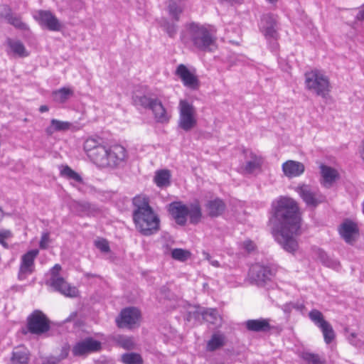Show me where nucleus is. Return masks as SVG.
Here are the masks:
<instances>
[{
	"label": "nucleus",
	"mask_w": 364,
	"mask_h": 364,
	"mask_svg": "<svg viewBox=\"0 0 364 364\" xmlns=\"http://www.w3.org/2000/svg\"><path fill=\"white\" fill-rule=\"evenodd\" d=\"M50 236L48 232H43L42 234L39 246L41 249H46L50 243Z\"/></svg>",
	"instance_id": "obj_48"
},
{
	"label": "nucleus",
	"mask_w": 364,
	"mask_h": 364,
	"mask_svg": "<svg viewBox=\"0 0 364 364\" xmlns=\"http://www.w3.org/2000/svg\"><path fill=\"white\" fill-rule=\"evenodd\" d=\"M300 357L305 364H326L325 360L321 359L318 354L309 351L302 352Z\"/></svg>",
	"instance_id": "obj_35"
},
{
	"label": "nucleus",
	"mask_w": 364,
	"mask_h": 364,
	"mask_svg": "<svg viewBox=\"0 0 364 364\" xmlns=\"http://www.w3.org/2000/svg\"><path fill=\"white\" fill-rule=\"evenodd\" d=\"M0 242L4 245L6 246V243L3 240V237L1 235H0Z\"/></svg>",
	"instance_id": "obj_56"
},
{
	"label": "nucleus",
	"mask_w": 364,
	"mask_h": 364,
	"mask_svg": "<svg viewBox=\"0 0 364 364\" xmlns=\"http://www.w3.org/2000/svg\"><path fill=\"white\" fill-rule=\"evenodd\" d=\"M33 18L38 23L51 31H59L62 25L58 18L50 11L38 10L33 14Z\"/></svg>",
	"instance_id": "obj_11"
},
{
	"label": "nucleus",
	"mask_w": 364,
	"mask_h": 364,
	"mask_svg": "<svg viewBox=\"0 0 364 364\" xmlns=\"http://www.w3.org/2000/svg\"><path fill=\"white\" fill-rule=\"evenodd\" d=\"M301 214L296 202L282 197L274 203L272 234L288 252L294 253L298 249L296 237L300 233Z\"/></svg>",
	"instance_id": "obj_1"
},
{
	"label": "nucleus",
	"mask_w": 364,
	"mask_h": 364,
	"mask_svg": "<svg viewBox=\"0 0 364 364\" xmlns=\"http://www.w3.org/2000/svg\"><path fill=\"white\" fill-rule=\"evenodd\" d=\"M175 74L181 79L184 86L192 90L198 88L199 80L197 76L185 65H178L176 69Z\"/></svg>",
	"instance_id": "obj_16"
},
{
	"label": "nucleus",
	"mask_w": 364,
	"mask_h": 364,
	"mask_svg": "<svg viewBox=\"0 0 364 364\" xmlns=\"http://www.w3.org/2000/svg\"><path fill=\"white\" fill-rule=\"evenodd\" d=\"M83 149L88 158L100 168H116L126 159V150L122 146H108L100 139H87Z\"/></svg>",
	"instance_id": "obj_2"
},
{
	"label": "nucleus",
	"mask_w": 364,
	"mask_h": 364,
	"mask_svg": "<svg viewBox=\"0 0 364 364\" xmlns=\"http://www.w3.org/2000/svg\"><path fill=\"white\" fill-rule=\"evenodd\" d=\"M72 127L73 124L70 122L52 119L49 126L45 129V132L48 136H52L57 132H66L70 129Z\"/></svg>",
	"instance_id": "obj_25"
},
{
	"label": "nucleus",
	"mask_w": 364,
	"mask_h": 364,
	"mask_svg": "<svg viewBox=\"0 0 364 364\" xmlns=\"http://www.w3.org/2000/svg\"><path fill=\"white\" fill-rule=\"evenodd\" d=\"M43 364H46V363H43Z\"/></svg>",
	"instance_id": "obj_59"
},
{
	"label": "nucleus",
	"mask_w": 364,
	"mask_h": 364,
	"mask_svg": "<svg viewBox=\"0 0 364 364\" xmlns=\"http://www.w3.org/2000/svg\"><path fill=\"white\" fill-rule=\"evenodd\" d=\"M261 28L264 36L267 38H276L277 36V16L266 14L261 19Z\"/></svg>",
	"instance_id": "obj_19"
},
{
	"label": "nucleus",
	"mask_w": 364,
	"mask_h": 364,
	"mask_svg": "<svg viewBox=\"0 0 364 364\" xmlns=\"http://www.w3.org/2000/svg\"><path fill=\"white\" fill-rule=\"evenodd\" d=\"M186 35L193 46L203 51H212L215 48L216 38L213 31L206 26L198 23L186 25Z\"/></svg>",
	"instance_id": "obj_4"
},
{
	"label": "nucleus",
	"mask_w": 364,
	"mask_h": 364,
	"mask_svg": "<svg viewBox=\"0 0 364 364\" xmlns=\"http://www.w3.org/2000/svg\"><path fill=\"white\" fill-rule=\"evenodd\" d=\"M205 208L209 216L218 217L224 212L225 204L221 199L215 198L209 200L206 203Z\"/></svg>",
	"instance_id": "obj_26"
},
{
	"label": "nucleus",
	"mask_w": 364,
	"mask_h": 364,
	"mask_svg": "<svg viewBox=\"0 0 364 364\" xmlns=\"http://www.w3.org/2000/svg\"><path fill=\"white\" fill-rule=\"evenodd\" d=\"M309 317L321 331L324 342L326 344L333 342L336 338L335 331L330 323L325 320L323 314L317 309H313L309 313Z\"/></svg>",
	"instance_id": "obj_9"
},
{
	"label": "nucleus",
	"mask_w": 364,
	"mask_h": 364,
	"mask_svg": "<svg viewBox=\"0 0 364 364\" xmlns=\"http://www.w3.org/2000/svg\"><path fill=\"white\" fill-rule=\"evenodd\" d=\"M318 259L322 264L328 267L337 269L340 267V262L334 259L329 257L327 254L322 251H318Z\"/></svg>",
	"instance_id": "obj_38"
},
{
	"label": "nucleus",
	"mask_w": 364,
	"mask_h": 364,
	"mask_svg": "<svg viewBox=\"0 0 364 364\" xmlns=\"http://www.w3.org/2000/svg\"><path fill=\"white\" fill-rule=\"evenodd\" d=\"M225 344V336L220 333H215L212 336L211 338L208 341L207 350L209 351H214Z\"/></svg>",
	"instance_id": "obj_33"
},
{
	"label": "nucleus",
	"mask_w": 364,
	"mask_h": 364,
	"mask_svg": "<svg viewBox=\"0 0 364 364\" xmlns=\"http://www.w3.org/2000/svg\"><path fill=\"white\" fill-rule=\"evenodd\" d=\"M11 364H19V363H11Z\"/></svg>",
	"instance_id": "obj_57"
},
{
	"label": "nucleus",
	"mask_w": 364,
	"mask_h": 364,
	"mask_svg": "<svg viewBox=\"0 0 364 364\" xmlns=\"http://www.w3.org/2000/svg\"><path fill=\"white\" fill-rule=\"evenodd\" d=\"M75 208L78 212L90 214L95 210V208L87 202H78L76 203Z\"/></svg>",
	"instance_id": "obj_44"
},
{
	"label": "nucleus",
	"mask_w": 364,
	"mask_h": 364,
	"mask_svg": "<svg viewBox=\"0 0 364 364\" xmlns=\"http://www.w3.org/2000/svg\"><path fill=\"white\" fill-rule=\"evenodd\" d=\"M61 270V267L59 264H55L50 269V279L47 284H49L50 286H58L59 283L64 282V279L62 277L59 276V272Z\"/></svg>",
	"instance_id": "obj_39"
},
{
	"label": "nucleus",
	"mask_w": 364,
	"mask_h": 364,
	"mask_svg": "<svg viewBox=\"0 0 364 364\" xmlns=\"http://www.w3.org/2000/svg\"><path fill=\"white\" fill-rule=\"evenodd\" d=\"M96 247L103 252H108L109 251V244L105 240H99L95 241Z\"/></svg>",
	"instance_id": "obj_47"
},
{
	"label": "nucleus",
	"mask_w": 364,
	"mask_h": 364,
	"mask_svg": "<svg viewBox=\"0 0 364 364\" xmlns=\"http://www.w3.org/2000/svg\"><path fill=\"white\" fill-rule=\"evenodd\" d=\"M319 168L322 178L321 184L326 188L331 187L339 177L338 171L324 164H321Z\"/></svg>",
	"instance_id": "obj_22"
},
{
	"label": "nucleus",
	"mask_w": 364,
	"mask_h": 364,
	"mask_svg": "<svg viewBox=\"0 0 364 364\" xmlns=\"http://www.w3.org/2000/svg\"><path fill=\"white\" fill-rule=\"evenodd\" d=\"M171 255L173 259L182 262L187 261L192 255L189 250L182 248H174L171 250Z\"/></svg>",
	"instance_id": "obj_37"
},
{
	"label": "nucleus",
	"mask_w": 364,
	"mask_h": 364,
	"mask_svg": "<svg viewBox=\"0 0 364 364\" xmlns=\"http://www.w3.org/2000/svg\"><path fill=\"white\" fill-rule=\"evenodd\" d=\"M6 43L9 47L10 52L14 55L20 58H25L29 55V53L20 41L8 38Z\"/></svg>",
	"instance_id": "obj_28"
},
{
	"label": "nucleus",
	"mask_w": 364,
	"mask_h": 364,
	"mask_svg": "<svg viewBox=\"0 0 364 364\" xmlns=\"http://www.w3.org/2000/svg\"><path fill=\"white\" fill-rule=\"evenodd\" d=\"M133 220L136 229L144 236L157 232L160 228V218L149 205L145 196H137L133 199Z\"/></svg>",
	"instance_id": "obj_3"
},
{
	"label": "nucleus",
	"mask_w": 364,
	"mask_h": 364,
	"mask_svg": "<svg viewBox=\"0 0 364 364\" xmlns=\"http://www.w3.org/2000/svg\"><path fill=\"white\" fill-rule=\"evenodd\" d=\"M101 348V343L92 338H87L77 343L73 348V353L75 356H82Z\"/></svg>",
	"instance_id": "obj_15"
},
{
	"label": "nucleus",
	"mask_w": 364,
	"mask_h": 364,
	"mask_svg": "<svg viewBox=\"0 0 364 364\" xmlns=\"http://www.w3.org/2000/svg\"><path fill=\"white\" fill-rule=\"evenodd\" d=\"M263 162L264 159L261 156L250 151L247 156L244 170L247 173H254L255 171L261 170Z\"/></svg>",
	"instance_id": "obj_24"
},
{
	"label": "nucleus",
	"mask_w": 364,
	"mask_h": 364,
	"mask_svg": "<svg viewBox=\"0 0 364 364\" xmlns=\"http://www.w3.org/2000/svg\"><path fill=\"white\" fill-rule=\"evenodd\" d=\"M168 211L180 225H184L187 221L188 206L181 201H174L168 205Z\"/></svg>",
	"instance_id": "obj_17"
},
{
	"label": "nucleus",
	"mask_w": 364,
	"mask_h": 364,
	"mask_svg": "<svg viewBox=\"0 0 364 364\" xmlns=\"http://www.w3.org/2000/svg\"><path fill=\"white\" fill-rule=\"evenodd\" d=\"M39 254L37 249L31 250L21 256L18 271V279H25L35 271V259Z\"/></svg>",
	"instance_id": "obj_13"
},
{
	"label": "nucleus",
	"mask_w": 364,
	"mask_h": 364,
	"mask_svg": "<svg viewBox=\"0 0 364 364\" xmlns=\"http://www.w3.org/2000/svg\"><path fill=\"white\" fill-rule=\"evenodd\" d=\"M268 318L250 319L245 323L246 328L253 332H267L272 329Z\"/></svg>",
	"instance_id": "obj_23"
},
{
	"label": "nucleus",
	"mask_w": 364,
	"mask_h": 364,
	"mask_svg": "<svg viewBox=\"0 0 364 364\" xmlns=\"http://www.w3.org/2000/svg\"><path fill=\"white\" fill-rule=\"evenodd\" d=\"M28 329L33 334L41 335L50 329L49 321L41 311H34L28 318Z\"/></svg>",
	"instance_id": "obj_10"
},
{
	"label": "nucleus",
	"mask_w": 364,
	"mask_h": 364,
	"mask_svg": "<svg viewBox=\"0 0 364 364\" xmlns=\"http://www.w3.org/2000/svg\"><path fill=\"white\" fill-rule=\"evenodd\" d=\"M348 340L349 343L354 346H360L361 345V341L357 339V334L354 332L350 333Z\"/></svg>",
	"instance_id": "obj_50"
},
{
	"label": "nucleus",
	"mask_w": 364,
	"mask_h": 364,
	"mask_svg": "<svg viewBox=\"0 0 364 364\" xmlns=\"http://www.w3.org/2000/svg\"><path fill=\"white\" fill-rule=\"evenodd\" d=\"M284 174L288 178L298 177L305 171L304 164L294 160H288L282 164Z\"/></svg>",
	"instance_id": "obj_21"
},
{
	"label": "nucleus",
	"mask_w": 364,
	"mask_h": 364,
	"mask_svg": "<svg viewBox=\"0 0 364 364\" xmlns=\"http://www.w3.org/2000/svg\"><path fill=\"white\" fill-rule=\"evenodd\" d=\"M293 306V303H289V304H286L283 306V311L285 312V313H290L291 309H294L292 307Z\"/></svg>",
	"instance_id": "obj_53"
},
{
	"label": "nucleus",
	"mask_w": 364,
	"mask_h": 364,
	"mask_svg": "<svg viewBox=\"0 0 364 364\" xmlns=\"http://www.w3.org/2000/svg\"><path fill=\"white\" fill-rule=\"evenodd\" d=\"M122 361L124 364H143L141 355L136 353H124L122 355Z\"/></svg>",
	"instance_id": "obj_40"
},
{
	"label": "nucleus",
	"mask_w": 364,
	"mask_h": 364,
	"mask_svg": "<svg viewBox=\"0 0 364 364\" xmlns=\"http://www.w3.org/2000/svg\"><path fill=\"white\" fill-rule=\"evenodd\" d=\"M11 363L19 364H28V352L22 346H19L13 351L11 358Z\"/></svg>",
	"instance_id": "obj_29"
},
{
	"label": "nucleus",
	"mask_w": 364,
	"mask_h": 364,
	"mask_svg": "<svg viewBox=\"0 0 364 364\" xmlns=\"http://www.w3.org/2000/svg\"><path fill=\"white\" fill-rule=\"evenodd\" d=\"M56 291L60 292L62 294L70 296L75 297L77 295L78 291L76 287L70 286L68 283H67L65 280L63 284L59 283L58 286H51Z\"/></svg>",
	"instance_id": "obj_31"
},
{
	"label": "nucleus",
	"mask_w": 364,
	"mask_h": 364,
	"mask_svg": "<svg viewBox=\"0 0 364 364\" xmlns=\"http://www.w3.org/2000/svg\"><path fill=\"white\" fill-rule=\"evenodd\" d=\"M161 26L167 33L170 37H173L177 31V26L173 22H170L167 19H164Z\"/></svg>",
	"instance_id": "obj_41"
},
{
	"label": "nucleus",
	"mask_w": 364,
	"mask_h": 364,
	"mask_svg": "<svg viewBox=\"0 0 364 364\" xmlns=\"http://www.w3.org/2000/svg\"><path fill=\"white\" fill-rule=\"evenodd\" d=\"M178 127L186 132L193 129L198 123L197 112L193 105L186 100L178 103Z\"/></svg>",
	"instance_id": "obj_7"
},
{
	"label": "nucleus",
	"mask_w": 364,
	"mask_h": 364,
	"mask_svg": "<svg viewBox=\"0 0 364 364\" xmlns=\"http://www.w3.org/2000/svg\"><path fill=\"white\" fill-rule=\"evenodd\" d=\"M203 255L204 256V259L208 260L212 266L215 267H220V262L218 260L213 259L208 252L203 251Z\"/></svg>",
	"instance_id": "obj_49"
},
{
	"label": "nucleus",
	"mask_w": 364,
	"mask_h": 364,
	"mask_svg": "<svg viewBox=\"0 0 364 364\" xmlns=\"http://www.w3.org/2000/svg\"><path fill=\"white\" fill-rule=\"evenodd\" d=\"M171 174L168 170H161L156 173L154 181L159 187H165L170 185Z\"/></svg>",
	"instance_id": "obj_34"
},
{
	"label": "nucleus",
	"mask_w": 364,
	"mask_h": 364,
	"mask_svg": "<svg viewBox=\"0 0 364 364\" xmlns=\"http://www.w3.org/2000/svg\"><path fill=\"white\" fill-rule=\"evenodd\" d=\"M292 307L298 311H303L305 308L304 305L303 304H299V303H293V306Z\"/></svg>",
	"instance_id": "obj_54"
},
{
	"label": "nucleus",
	"mask_w": 364,
	"mask_h": 364,
	"mask_svg": "<svg viewBox=\"0 0 364 364\" xmlns=\"http://www.w3.org/2000/svg\"><path fill=\"white\" fill-rule=\"evenodd\" d=\"M249 277L252 282L259 285L270 279L272 271L270 268L267 266L255 264L250 267Z\"/></svg>",
	"instance_id": "obj_18"
},
{
	"label": "nucleus",
	"mask_w": 364,
	"mask_h": 364,
	"mask_svg": "<svg viewBox=\"0 0 364 364\" xmlns=\"http://www.w3.org/2000/svg\"><path fill=\"white\" fill-rule=\"evenodd\" d=\"M73 95V90L67 87H63L52 92L53 100L58 104L66 102Z\"/></svg>",
	"instance_id": "obj_27"
},
{
	"label": "nucleus",
	"mask_w": 364,
	"mask_h": 364,
	"mask_svg": "<svg viewBox=\"0 0 364 364\" xmlns=\"http://www.w3.org/2000/svg\"><path fill=\"white\" fill-rule=\"evenodd\" d=\"M68 355V350L63 349L59 357L50 356L48 358L46 364H58L61 360L65 359Z\"/></svg>",
	"instance_id": "obj_45"
},
{
	"label": "nucleus",
	"mask_w": 364,
	"mask_h": 364,
	"mask_svg": "<svg viewBox=\"0 0 364 364\" xmlns=\"http://www.w3.org/2000/svg\"><path fill=\"white\" fill-rule=\"evenodd\" d=\"M0 213H1V210L0 209Z\"/></svg>",
	"instance_id": "obj_58"
},
{
	"label": "nucleus",
	"mask_w": 364,
	"mask_h": 364,
	"mask_svg": "<svg viewBox=\"0 0 364 364\" xmlns=\"http://www.w3.org/2000/svg\"><path fill=\"white\" fill-rule=\"evenodd\" d=\"M356 19L358 21H364V6L358 11Z\"/></svg>",
	"instance_id": "obj_52"
},
{
	"label": "nucleus",
	"mask_w": 364,
	"mask_h": 364,
	"mask_svg": "<svg viewBox=\"0 0 364 364\" xmlns=\"http://www.w3.org/2000/svg\"><path fill=\"white\" fill-rule=\"evenodd\" d=\"M201 315L205 321L214 325L220 326L222 318L216 309H210L202 311Z\"/></svg>",
	"instance_id": "obj_32"
},
{
	"label": "nucleus",
	"mask_w": 364,
	"mask_h": 364,
	"mask_svg": "<svg viewBox=\"0 0 364 364\" xmlns=\"http://www.w3.org/2000/svg\"><path fill=\"white\" fill-rule=\"evenodd\" d=\"M13 15L11 9L6 6L3 5L0 6V17L4 18L8 21L9 18Z\"/></svg>",
	"instance_id": "obj_46"
},
{
	"label": "nucleus",
	"mask_w": 364,
	"mask_h": 364,
	"mask_svg": "<svg viewBox=\"0 0 364 364\" xmlns=\"http://www.w3.org/2000/svg\"><path fill=\"white\" fill-rule=\"evenodd\" d=\"M304 76L307 90L322 98H326L329 95L331 85L329 77L324 72L314 69L306 72Z\"/></svg>",
	"instance_id": "obj_5"
},
{
	"label": "nucleus",
	"mask_w": 364,
	"mask_h": 364,
	"mask_svg": "<svg viewBox=\"0 0 364 364\" xmlns=\"http://www.w3.org/2000/svg\"><path fill=\"white\" fill-rule=\"evenodd\" d=\"M185 9L186 0H167L166 11L170 18L175 22L180 21Z\"/></svg>",
	"instance_id": "obj_20"
},
{
	"label": "nucleus",
	"mask_w": 364,
	"mask_h": 364,
	"mask_svg": "<svg viewBox=\"0 0 364 364\" xmlns=\"http://www.w3.org/2000/svg\"><path fill=\"white\" fill-rule=\"evenodd\" d=\"M134 102L136 105L150 109L156 122L160 124L169 122L171 114L167 111L159 99L148 95H136L134 97Z\"/></svg>",
	"instance_id": "obj_6"
},
{
	"label": "nucleus",
	"mask_w": 364,
	"mask_h": 364,
	"mask_svg": "<svg viewBox=\"0 0 364 364\" xmlns=\"http://www.w3.org/2000/svg\"><path fill=\"white\" fill-rule=\"evenodd\" d=\"M295 191L308 206L316 207L324 200V197L309 185H299Z\"/></svg>",
	"instance_id": "obj_12"
},
{
	"label": "nucleus",
	"mask_w": 364,
	"mask_h": 364,
	"mask_svg": "<svg viewBox=\"0 0 364 364\" xmlns=\"http://www.w3.org/2000/svg\"><path fill=\"white\" fill-rule=\"evenodd\" d=\"M7 22L18 29L22 31H26L28 29V26L21 21V17L18 16L13 14L10 18H9Z\"/></svg>",
	"instance_id": "obj_42"
},
{
	"label": "nucleus",
	"mask_w": 364,
	"mask_h": 364,
	"mask_svg": "<svg viewBox=\"0 0 364 364\" xmlns=\"http://www.w3.org/2000/svg\"><path fill=\"white\" fill-rule=\"evenodd\" d=\"M341 237L349 245H353L359 237L358 225L350 220H345L339 226Z\"/></svg>",
	"instance_id": "obj_14"
},
{
	"label": "nucleus",
	"mask_w": 364,
	"mask_h": 364,
	"mask_svg": "<svg viewBox=\"0 0 364 364\" xmlns=\"http://www.w3.org/2000/svg\"><path fill=\"white\" fill-rule=\"evenodd\" d=\"M117 343L125 349H132L135 346L134 338L129 336H119L117 339Z\"/></svg>",
	"instance_id": "obj_43"
},
{
	"label": "nucleus",
	"mask_w": 364,
	"mask_h": 364,
	"mask_svg": "<svg viewBox=\"0 0 364 364\" xmlns=\"http://www.w3.org/2000/svg\"><path fill=\"white\" fill-rule=\"evenodd\" d=\"M60 175L76 183H83V180L81 176L68 166H63L62 169L60 170Z\"/></svg>",
	"instance_id": "obj_36"
},
{
	"label": "nucleus",
	"mask_w": 364,
	"mask_h": 364,
	"mask_svg": "<svg viewBox=\"0 0 364 364\" xmlns=\"http://www.w3.org/2000/svg\"><path fill=\"white\" fill-rule=\"evenodd\" d=\"M243 248L248 252H252L255 248V244L250 240H246L242 243Z\"/></svg>",
	"instance_id": "obj_51"
},
{
	"label": "nucleus",
	"mask_w": 364,
	"mask_h": 364,
	"mask_svg": "<svg viewBox=\"0 0 364 364\" xmlns=\"http://www.w3.org/2000/svg\"><path fill=\"white\" fill-rule=\"evenodd\" d=\"M141 320V314L137 308L127 307L116 318V323L119 328L133 329L139 326Z\"/></svg>",
	"instance_id": "obj_8"
},
{
	"label": "nucleus",
	"mask_w": 364,
	"mask_h": 364,
	"mask_svg": "<svg viewBox=\"0 0 364 364\" xmlns=\"http://www.w3.org/2000/svg\"><path fill=\"white\" fill-rule=\"evenodd\" d=\"M48 110H49V107L47 105H41L39 107V111L41 112H48Z\"/></svg>",
	"instance_id": "obj_55"
},
{
	"label": "nucleus",
	"mask_w": 364,
	"mask_h": 364,
	"mask_svg": "<svg viewBox=\"0 0 364 364\" xmlns=\"http://www.w3.org/2000/svg\"><path fill=\"white\" fill-rule=\"evenodd\" d=\"M188 216L191 223L197 224L200 221L202 212L198 203H192L188 206Z\"/></svg>",
	"instance_id": "obj_30"
}]
</instances>
